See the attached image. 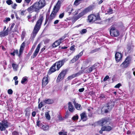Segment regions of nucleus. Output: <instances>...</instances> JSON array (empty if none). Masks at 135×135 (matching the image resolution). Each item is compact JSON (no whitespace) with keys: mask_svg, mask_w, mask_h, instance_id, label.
I'll return each mask as SVG.
<instances>
[{"mask_svg":"<svg viewBox=\"0 0 135 135\" xmlns=\"http://www.w3.org/2000/svg\"><path fill=\"white\" fill-rule=\"evenodd\" d=\"M44 19L43 15H40L39 17V19L37 21L35 25L33 31V34L31 35V38H34L35 37L36 34L41 28Z\"/></svg>","mask_w":135,"mask_h":135,"instance_id":"nucleus-1","label":"nucleus"},{"mask_svg":"<svg viewBox=\"0 0 135 135\" xmlns=\"http://www.w3.org/2000/svg\"><path fill=\"white\" fill-rule=\"evenodd\" d=\"M45 5V0H40L38 2H36L33 4L35 9V12L38 13L40 10L44 7Z\"/></svg>","mask_w":135,"mask_h":135,"instance_id":"nucleus-2","label":"nucleus"},{"mask_svg":"<svg viewBox=\"0 0 135 135\" xmlns=\"http://www.w3.org/2000/svg\"><path fill=\"white\" fill-rule=\"evenodd\" d=\"M11 124L7 120H3L0 122V130L1 131L5 130L6 128L11 127Z\"/></svg>","mask_w":135,"mask_h":135,"instance_id":"nucleus-3","label":"nucleus"},{"mask_svg":"<svg viewBox=\"0 0 135 135\" xmlns=\"http://www.w3.org/2000/svg\"><path fill=\"white\" fill-rule=\"evenodd\" d=\"M92 10V6H90L85 8L82 12H81L77 16L75 17V19L77 20L80 17L83 16L85 15L88 12L91 11Z\"/></svg>","mask_w":135,"mask_h":135,"instance_id":"nucleus-4","label":"nucleus"},{"mask_svg":"<svg viewBox=\"0 0 135 135\" xmlns=\"http://www.w3.org/2000/svg\"><path fill=\"white\" fill-rule=\"evenodd\" d=\"M132 59V58L131 56H127L125 59L124 61L121 64L120 66L123 68H127L131 63Z\"/></svg>","mask_w":135,"mask_h":135,"instance_id":"nucleus-5","label":"nucleus"},{"mask_svg":"<svg viewBox=\"0 0 135 135\" xmlns=\"http://www.w3.org/2000/svg\"><path fill=\"white\" fill-rule=\"evenodd\" d=\"M110 33L111 36L114 37H118L120 34L118 30L113 26H112L110 27Z\"/></svg>","mask_w":135,"mask_h":135,"instance_id":"nucleus-6","label":"nucleus"},{"mask_svg":"<svg viewBox=\"0 0 135 135\" xmlns=\"http://www.w3.org/2000/svg\"><path fill=\"white\" fill-rule=\"evenodd\" d=\"M88 20L89 22H94L96 21H99L101 20L100 17L99 15H91L88 16Z\"/></svg>","mask_w":135,"mask_h":135,"instance_id":"nucleus-7","label":"nucleus"},{"mask_svg":"<svg viewBox=\"0 0 135 135\" xmlns=\"http://www.w3.org/2000/svg\"><path fill=\"white\" fill-rule=\"evenodd\" d=\"M68 60V59H67L64 58L61 60L56 62L55 63H56L57 70H58Z\"/></svg>","mask_w":135,"mask_h":135,"instance_id":"nucleus-8","label":"nucleus"},{"mask_svg":"<svg viewBox=\"0 0 135 135\" xmlns=\"http://www.w3.org/2000/svg\"><path fill=\"white\" fill-rule=\"evenodd\" d=\"M56 7H54L53 10L50 14L49 18V21L48 22L50 23L56 17V13L58 12L57 11L55 10Z\"/></svg>","mask_w":135,"mask_h":135,"instance_id":"nucleus-9","label":"nucleus"},{"mask_svg":"<svg viewBox=\"0 0 135 135\" xmlns=\"http://www.w3.org/2000/svg\"><path fill=\"white\" fill-rule=\"evenodd\" d=\"M67 71L66 70H62L59 74L57 78V80L60 81L63 79L67 73Z\"/></svg>","mask_w":135,"mask_h":135,"instance_id":"nucleus-10","label":"nucleus"},{"mask_svg":"<svg viewBox=\"0 0 135 135\" xmlns=\"http://www.w3.org/2000/svg\"><path fill=\"white\" fill-rule=\"evenodd\" d=\"M114 102L110 100L107 103L106 107L108 108V109L109 111H110L114 107Z\"/></svg>","mask_w":135,"mask_h":135,"instance_id":"nucleus-11","label":"nucleus"},{"mask_svg":"<svg viewBox=\"0 0 135 135\" xmlns=\"http://www.w3.org/2000/svg\"><path fill=\"white\" fill-rule=\"evenodd\" d=\"M123 57V54L120 52H117L115 54V60L117 62H119L122 60Z\"/></svg>","mask_w":135,"mask_h":135,"instance_id":"nucleus-12","label":"nucleus"},{"mask_svg":"<svg viewBox=\"0 0 135 135\" xmlns=\"http://www.w3.org/2000/svg\"><path fill=\"white\" fill-rule=\"evenodd\" d=\"M109 122V119L107 118L102 119V120L98 122L99 124L101 126H103L105 125H109L108 123Z\"/></svg>","mask_w":135,"mask_h":135,"instance_id":"nucleus-13","label":"nucleus"},{"mask_svg":"<svg viewBox=\"0 0 135 135\" xmlns=\"http://www.w3.org/2000/svg\"><path fill=\"white\" fill-rule=\"evenodd\" d=\"M41 46V44L40 43L38 45L35 51L34 52L32 56V57L33 56V58L35 57L38 54L40 48Z\"/></svg>","mask_w":135,"mask_h":135,"instance_id":"nucleus-14","label":"nucleus"},{"mask_svg":"<svg viewBox=\"0 0 135 135\" xmlns=\"http://www.w3.org/2000/svg\"><path fill=\"white\" fill-rule=\"evenodd\" d=\"M48 76H45L43 79L42 81V86L45 87L48 83Z\"/></svg>","mask_w":135,"mask_h":135,"instance_id":"nucleus-15","label":"nucleus"},{"mask_svg":"<svg viewBox=\"0 0 135 135\" xmlns=\"http://www.w3.org/2000/svg\"><path fill=\"white\" fill-rule=\"evenodd\" d=\"M56 63H55L51 67L48 72V73L50 74L56 70Z\"/></svg>","mask_w":135,"mask_h":135,"instance_id":"nucleus-16","label":"nucleus"},{"mask_svg":"<svg viewBox=\"0 0 135 135\" xmlns=\"http://www.w3.org/2000/svg\"><path fill=\"white\" fill-rule=\"evenodd\" d=\"M54 102V100L50 99H46L43 100L44 104L46 105V104H51Z\"/></svg>","mask_w":135,"mask_h":135,"instance_id":"nucleus-17","label":"nucleus"},{"mask_svg":"<svg viewBox=\"0 0 135 135\" xmlns=\"http://www.w3.org/2000/svg\"><path fill=\"white\" fill-rule=\"evenodd\" d=\"M63 1V0H59L56 5L54 7H56L55 10L57 11H59L60 6V4L61 3V2Z\"/></svg>","mask_w":135,"mask_h":135,"instance_id":"nucleus-18","label":"nucleus"},{"mask_svg":"<svg viewBox=\"0 0 135 135\" xmlns=\"http://www.w3.org/2000/svg\"><path fill=\"white\" fill-rule=\"evenodd\" d=\"M68 109L69 111L72 112L74 109V108L72 105L71 102H69L68 103Z\"/></svg>","mask_w":135,"mask_h":135,"instance_id":"nucleus-19","label":"nucleus"},{"mask_svg":"<svg viewBox=\"0 0 135 135\" xmlns=\"http://www.w3.org/2000/svg\"><path fill=\"white\" fill-rule=\"evenodd\" d=\"M73 10V9L72 8V5H70L66 8V12H68L69 14H70Z\"/></svg>","mask_w":135,"mask_h":135,"instance_id":"nucleus-20","label":"nucleus"},{"mask_svg":"<svg viewBox=\"0 0 135 135\" xmlns=\"http://www.w3.org/2000/svg\"><path fill=\"white\" fill-rule=\"evenodd\" d=\"M8 33V30L7 29L6 31L0 32V37H2L7 35Z\"/></svg>","mask_w":135,"mask_h":135,"instance_id":"nucleus-21","label":"nucleus"},{"mask_svg":"<svg viewBox=\"0 0 135 135\" xmlns=\"http://www.w3.org/2000/svg\"><path fill=\"white\" fill-rule=\"evenodd\" d=\"M60 44V42L56 40L52 44V48H55L59 46Z\"/></svg>","mask_w":135,"mask_h":135,"instance_id":"nucleus-22","label":"nucleus"},{"mask_svg":"<svg viewBox=\"0 0 135 135\" xmlns=\"http://www.w3.org/2000/svg\"><path fill=\"white\" fill-rule=\"evenodd\" d=\"M27 10L28 12L30 13L35 11V9L33 5L28 7Z\"/></svg>","mask_w":135,"mask_h":135,"instance_id":"nucleus-23","label":"nucleus"},{"mask_svg":"<svg viewBox=\"0 0 135 135\" xmlns=\"http://www.w3.org/2000/svg\"><path fill=\"white\" fill-rule=\"evenodd\" d=\"M103 130L107 131H109L111 130L112 128L110 126H104L103 127Z\"/></svg>","mask_w":135,"mask_h":135,"instance_id":"nucleus-24","label":"nucleus"},{"mask_svg":"<svg viewBox=\"0 0 135 135\" xmlns=\"http://www.w3.org/2000/svg\"><path fill=\"white\" fill-rule=\"evenodd\" d=\"M95 69V65H93L91 67L88 68V69L86 70V72L87 73H90L93 70Z\"/></svg>","mask_w":135,"mask_h":135,"instance_id":"nucleus-25","label":"nucleus"},{"mask_svg":"<svg viewBox=\"0 0 135 135\" xmlns=\"http://www.w3.org/2000/svg\"><path fill=\"white\" fill-rule=\"evenodd\" d=\"M30 108L29 107L26 108L25 111V115L26 116H28L30 115Z\"/></svg>","mask_w":135,"mask_h":135,"instance_id":"nucleus-26","label":"nucleus"},{"mask_svg":"<svg viewBox=\"0 0 135 135\" xmlns=\"http://www.w3.org/2000/svg\"><path fill=\"white\" fill-rule=\"evenodd\" d=\"M12 65L14 70L15 71H17L18 67V65L17 64L14 63H12Z\"/></svg>","mask_w":135,"mask_h":135,"instance_id":"nucleus-27","label":"nucleus"},{"mask_svg":"<svg viewBox=\"0 0 135 135\" xmlns=\"http://www.w3.org/2000/svg\"><path fill=\"white\" fill-rule=\"evenodd\" d=\"M50 126L48 125H43L42 126V128L44 131H48L49 129Z\"/></svg>","mask_w":135,"mask_h":135,"instance_id":"nucleus-28","label":"nucleus"},{"mask_svg":"<svg viewBox=\"0 0 135 135\" xmlns=\"http://www.w3.org/2000/svg\"><path fill=\"white\" fill-rule=\"evenodd\" d=\"M79 57L77 55L75 56L72 59L71 61L72 63L76 61Z\"/></svg>","mask_w":135,"mask_h":135,"instance_id":"nucleus-29","label":"nucleus"},{"mask_svg":"<svg viewBox=\"0 0 135 135\" xmlns=\"http://www.w3.org/2000/svg\"><path fill=\"white\" fill-rule=\"evenodd\" d=\"M84 0H75L74 2V4L75 5H78L79 4L84 1Z\"/></svg>","mask_w":135,"mask_h":135,"instance_id":"nucleus-30","label":"nucleus"},{"mask_svg":"<svg viewBox=\"0 0 135 135\" xmlns=\"http://www.w3.org/2000/svg\"><path fill=\"white\" fill-rule=\"evenodd\" d=\"M27 78V77L26 76H25L23 78L21 81V83L23 84H25V83L26 81L27 82L28 81V80Z\"/></svg>","mask_w":135,"mask_h":135,"instance_id":"nucleus-31","label":"nucleus"},{"mask_svg":"<svg viewBox=\"0 0 135 135\" xmlns=\"http://www.w3.org/2000/svg\"><path fill=\"white\" fill-rule=\"evenodd\" d=\"M127 49L128 50V52L130 53L133 51V48H132L130 45H128L127 46Z\"/></svg>","mask_w":135,"mask_h":135,"instance_id":"nucleus-32","label":"nucleus"},{"mask_svg":"<svg viewBox=\"0 0 135 135\" xmlns=\"http://www.w3.org/2000/svg\"><path fill=\"white\" fill-rule=\"evenodd\" d=\"M80 116L81 117V119H83L84 118L86 117V115L85 112L82 113L81 114Z\"/></svg>","mask_w":135,"mask_h":135,"instance_id":"nucleus-33","label":"nucleus"},{"mask_svg":"<svg viewBox=\"0 0 135 135\" xmlns=\"http://www.w3.org/2000/svg\"><path fill=\"white\" fill-rule=\"evenodd\" d=\"M107 97V96L103 94H101L99 98L101 99L104 100Z\"/></svg>","mask_w":135,"mask_h":135,"instance_id":"nucleus-34","label":"nucleus"},{"mask_svg":"<svg viewBox=\"0 0 135 135\" xmlns=\"http://www.w3.org/2000/svg\"><path fill=\"white\" fill-rule=\"evenodd\" d=\"M45 105V104H44L43 100L42 102H41L38 104V109H40Z\"/></svg>","mask_w":135,"mask_h":135,"instance_id":"nucleus-35","label":"nucleus"},{"mask_svg":"<svg viewBox=\"0 0 135 135\" xmlns=\"http://www.w3.org/2000/svg\"><path fill=\"white\" fill-rule=\"evenodd\" d=\"M90 61V60L87 59L84 62L83 65L85 66H87L88 63Z\"/></svg>","mask_w":135,"mask_h":135,"instance_id":"nucleus-36","label":"nucleus"},{"mask_svg":"<svg viewBox=\"0 0 135 135\" xmlns=\"http://www.w3.org/2000/svg\"><path fill=\"white\" fill-rule=\"evenodd\" d=\"M45 116L46 118L48 120H50V116L49 112H46L45 114Z\"/></svg>","mask_w":135,"mask_h":135,"instance_id":"nucleus-37","label":"nucleus"},{"mask_svg":"<svg viewBox=\"0 0 135 135\" xmlns=\"http://www.w3.org/2000/svg\"><path fill=\"white\" fill-rule=\"evenodd\" d=\"M87 32V30L86 29H82L80 31V33L81 34H83Z\"/></svg>","mask_w":135,"mask_h":135,"instance_id":"nucleus-38","label":"nucleus"},{"mask_svg":"<svg viewBox=\"0 0 135 135\" xmlns=\"http://www.w3.org/2000/svg\"><path fill=\"white\" fill-rule=\"evenodd\" d=\"M82 73V71H80L78 73H77L75 74H73V75H74V77H75L78 76L80 75H81V74Z\"/></svg>","mask_w":135,"mask_h":135,"instance_id":"nucleus-39","label":"nucleus"},{"mask_svg":"<svg viewBox=\"0 0 135 135\" xmlns=\"http://www.w3.org/2000/svg\"><path fill=\"white\" fill-rule=\"evenodd\" d=\"M75 107L76 109L78 110L81 109L82 108L81 105L78 103L75 106Z\"/></svg>","mask_w":135,"mask_h":135,"instance_id":"nucleus-40","label":"nucleus"},{"mask_svg":"<svg viewBox=\"0 0 135 135\" xmlns=\"http://www.w3.org/2000/svg\"><path fill=\"white\" fill-rule=\"evenodd\" d=\"M99 49H100V48L95 49H94L93 50H91L90 51V54H92V53H95V52L98 51Z\"/></svg>","mask_w":135,"mask_h":135,"instance_id":"nucleus-41","label":"nucleus"},{"mask_svg":"<svg viewBox=\"0 0 135 135\" xmlns=\"http://www.w3.org/2000/svg\"><path fill=\"white\" fill-rule=\"evenodd\" d=\"M66 37V36L65 35L64 36H62L61 38H60L59 40H57L59 42H60V44L62 42L61 41L62 40H63L65 37Z\"/></svg>","mask_w":135,"mask_h":135,"instance_id":"nucleus-42","label":"nucleus"},{"mask_svg":"<svg viewBox=\"0 0 135 135\" xmlns=\"http://www.w3.org/2000/svg\"><path fill=\"white\" fill-rule=\"evenodd\" d=\"M23 49H24L23 48H21V47L20 48V49L19 50V54L18 55V56L20 57V55L23 52Z\"/></svg>","mask_w":135,"mask_h":135,"instance_id":"nucleus-43","label":"nucleus"},{"mask_svg":"<svg viewBox=\"0 0 135 135\" xmlns=\"http://www.w3.org/2000/svg\"><path fill=\"white\" fill-rule=\"evenodd\" d=\"M113 10L111 8H109L107 11V14H111L113 13ZM107 14V13L106 14Z\"/></svg>","mask_w":135,"mask_h":135,"instance_id":"nucleus-44","label":"nucleus"},{"mask_svg":"<svg viewBox=\"0 0 135 135\" xmlns=\"http://www.w3.org/2000/svg\"><path fill=\"white\" fill-rule=\"evenodd\" d=\"M78 118H79V117H78V115L76 114V115L73 116L72 117V119L73 120H78Z\"/></svg>","mask_w":135,"mask_h":135,"instance_id":"nucleus-45","label":"nucleus"},{"mask_svg":"<svg viewBox=\"0 0 135 135\" xmlns=\"http://www.w3.org/2000/svg\"><path fill=\"white\" fill-rule=\"evenodd\" d=\"M6 2V3L8 5L12 4L13 3L11 0H7Z\"/></svg>","mask_w":135,"mask_h":135,"instance_id":"nucleus-46","label":"nucleus"},{"mask_svg":"<svg viewBox=\"0 0 135 135\" xmlns=\"http://www.w3.org/2000/svg\"><path fill=\"white\" fill-rule=\"evenodd\" d=\"M11 51L12 52H11L10 53V54L13 56H14L15 55V49H12Z\"/></svg>","mask_w":135,"mask_h":135,"instance_id":"nucleus-47","label":"nucleus"},{"mask_svg":"<svg viewBox=\"0 0 135 135\" xmlns=\"http://www.w3.org/2000/svg\"><path fill=\"white\" fill-rule=\"evenodd\" d=\"M74 78V76L73 74L72 75L68 77V78H67V80H70Z\"/></svg>","mask_w":135,"mask_h":135,"instance_id":"nucleus-48","label":"nucleus"},{"mask_svg":"<svg viewBox=\"0 0 135 135\" xmlns=\"http://www.w3.org/2000/svg\"><path fill=\"white\" fill-rule=\"evenodd\" d=\"M75 46L74 45H73L71 46L70 48V50L72 51H75Z\"/></svg>","mask_w":135,"mask_h":135,"instance_id":"nucleus-49","label":"nucleus"},{"mask_svg":"<svg viewBox=\"0 0 135 135\" xmlns=\"http://www.w3.org/2000/svg\"><path fill=\"white\" fill-rule=\"evenodd\" d=\"M50 41V40L49 38L46 39L44 40L45 44H46L48 43Z\"/></svg>","mask_w":135,"mask_h":135,"instance_id":"nucleus-50","label":"nucleus"},{"mask_svg":"<svg viewBox=\"0 0 135 135\" xmlns=\"http://www.w3.org/2000/svg\"><path fill=\"white\" fill-rule=\"evenodd\" d=\"M37 15V14H36L33 17L31 21V22H32V23H33L34 21L35 20L36 16V15Z\"/></svg>","mask_w":135,"mask_h":135,"instance_id":"nucleus-51","label":"nucleus"},{"mask_svg":"<svg viewBox=\"0 0 135 135\" xmlns=\"http://www.w3.org/2000/svg\"><path fill=\"white\" fill-rule=\"evenodd\" d=\"M25 32L24 31H23L22 32L21 35V38L22 39H23L24 38L25 36Z\"/></svg>","mask_w":135,"mask_h":135,"instance_id":"nucleus-52","label":"nucleus"},{"mask_svg":"<svg viewBox=\"0 0 135 135\" xmlns=\"http://www.w3.org/2000/svg\"><path fill=\"white\" fill-rule=\"evenodd\" d=\"M122 86L121 84L120 83H118L115 86L114 88H119V87Z\"/></svg>","mask_w":135,"mask_h":135,"instance_id":"nucleus-53","label":"nucleus"},{"mask_svg":"<svg viewBox=\"0 0 135 135\" xmlns=\"http://www.w3.org/2000/svg\"><path fill=\"white\" fill-rule=\"evenodd\" d=\"M64 13H62L59 15V18H60L61 19L64 17Z\"/></svg>","mask_w":135,"mask_h":135,"instance_id":"nucleus-54","label":"nucleus"},{"mask_svg":"<svg viewBox=\"0 0 135 135\" xmlns=\"http://www.w3.org/2000/svg\"><path fill=\"white\" fill-rule=\"evenodd\" d=\"M8 93L9 94H12L13 93V91L11 89H9L8 90Z\"/></svg>","mask_w":135,"mask_h":135,"instance_id":"nucleus-55","label":"nucleus"},{"mask_svg":"<svg viewBox=\"0 0 135 135\" xmlns=\"http://www.w3.org/2000/svg\"><path fill=\"white\" fill-rule=\"evenodd\" d=\"M109 77L108 75L106 76L103 79V81H105L109 78Z\"/></svg>","mask_w":135,"mask_h":135,"instance_id":"nucleus-56","label":"nucleus"},{"mask_svg":"<svg viewBox=\"0 0 135 135\" xmlns=\"http://www.w3.org/2000/svg\"><path fill=\"white\" fill-rule=\"evenodd\" d=\"M13 135H19L18 133L16 131H14L12 133Z\"/></svg>","mask_w":135,"mask_h":135,"instance_id":"nucleus-57","label":"nucleus"},{"mask_svg":"<svg viewBox=\"0 0 135 135\" xmlns=\"http://www.w3.org/2000/svg\"><path fill=\"white\" fill-rule=\"evenodd\" d=\"M17 5L16 3H14V4L11 5L13 9H15Z\"/></svg>","mask_w":135,"mask_h":135,"instance_id":"nucleus-58","label":"nucleus"},{"mask_svg":"<svg viewBox=\"0 0 135 135\" xmlns=\"http://www.w3.org/2000/svg\"><path fill=\"white\" fill-rule=\"evenodd\" d=\"M10 20V18H6L5 20H4V22H7L8 21H9Z\"/></svg>","mask_w":135,"mask_h":135,"instance_id":"nucleus-59","label":"nucleus"},{"mask_svg":"<svg viewBox=\"0 0 135 135\" xmlns=\"http://www.w3.org/2000/svg\"><path fill=\"white\" fill-rule=\"evenodd\" d=\"M83 54V51L80 52L77 55L78 56L80 57V56H81Z\"/></svg>","mask_w":135,"mask_h":135,"instance_id":"nucleus-60","label":"nucleus"},{"mask_svg":"<svg viewBox=\"0 0 135 135\" xmlns=\"http://www.w3.org/2000/svg\"><path fill=\"white\" fill-rule=\"evenodd\" d=\"M31 17V15H30L28 16L27 17V18H28V20L29 22H31V21L30 20V19Z\"/></svg>","mask_w":135,"mask_h":135,"instance_id":"nucleus-61","label":"nucleus"},{"mask_svg":"<svg viewBox=\"0 0 135 135\" xmlns=\"http://www.w3.org/2000/svg\"><path fill=\"white\" fill-rule=\"evenodd\" d=\"M84 90V88H82L79 89V91L80 92H82Z\"/></svg>","mask_w":135,"mask_h":135,"instance_id":"nucleus-62","label":"nucleus"},{"mask_svg":"<svg viewBox=\"0 0 135 135\" xmlns=\"http://www.w3.org/2000/svg\"><path fill=\"white\" fill-rule=\"evenodd\" d=\"M25 43L23 42L21 45L20 47L21 48H24V46H25Z\"/></svg>","mask_w":135,"mask_h":135,"instance_id":"nucleus-63","label":"nucleus"},{"mask_svg":"<svg viewBox=\"0 0 135 135\" xmlns=\"http://www.w3.org/2000/svg\"><path fill=\"white\" fill-rule=\"evenodd\" d=\"M26 10L25 11H22L20 13V15H21L23 16L24 14V13L25 12Z\"/></svg>","mask_w":135,"mask_h":135,"instance_id":"nucleus-64","label":"nucleus"}]
</instances>
